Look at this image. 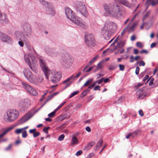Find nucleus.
<instances>
[{
  "label": "nucleus",
  "instance_id": "obj_1",
  "mask_svg": "<svg viewBox=\"0 0 158 158\" xmlns=\"http://www.w3.org/2000/svg\"><path fill=\"white\" fill-rule=\"evenodd\" d=\"M103 6L107 15L109 17L119 19L123 16L125 14V11L122 10L120 6L117 4H108L104 3Z\"/></svg>",
  "mask_w": 158,
  "mask_h": 158
},
{
  "label": "nucleus",
  "instance_id": "obj_2",
  "mask_svg": "<svg viewBox=\"0 0 158 158\" xmlns=\"http://www.w3.org/2000/svg\"><path fill=\"white\" fill-rule=\"evenodd\" d=\"M116 25L113 22L106 21L102 28V34L106 40H109L111 35L114 33Z\"/></svg>",
  "mask_w": 158,
  "mask_h": 158
},
{
  "label": "nucleus",
  "instance_id": "obj_3",
  "mask_svg": "<svg viewBox=\"0 0 158 158\" xmlns=\"http://www.w3.org/2000/svg\"><path fill=\"white\" fill-rule=\"evenodd\" d=\"M65 13L67 18L73 23L82 28H85L87 26L85 23H82L81 20L69 8L65 9Z\"/></svg>",
  "mask_w": 158,
  "mask_h": 158
},
{
  "label": "nucleus",
  "instance_id": "obj_4",
  "mask_svg": "<svg viewBox=\"0 0 158 158\" xmlns=\"http://www.w3.org/2000/svg\"><path fill=\"white\" fill-rule=\"evenodd\" d=\"M19 116V111L15 109H10L6 112V115L4 116V120L7 122H12L16 119Z\"/></svg>",
  "mask_w": 158,
  "mask_h": 158
},
{
  "label": "nucleus",
  "instance_id": "obj_5",
  "mask_svg": "<svg viewBox=\"0 0 158 158\" xmlns=\"http://www.w3.org/2000/svg\"><path fill=\"white\" fill-rule=\"evenodd\" d=\"M76 10L81 14L85 17L88 16V13L86 9V7L83 3L80 2H77L75 6Z\"/></svg>",
  "mask_w": 158,
  "mask_h": 158
},
{
  "label": "nucleus",
  "instance_id": "obj_6",
  "mask_svg": "<svg viewBox=\"0 0 158 158\" xmlns=\"http://www.w3.org/2000/svg\"><path fill=\"white\" fill-rule=\"evenodd\" d=\"M39 61L40 66L44 72L45 77L47 79H48V75L51 74L50 73V70L48 69L44 60L42 58H40Z\"/></svg>",
  "mask_w": 158,
  "mask_h": 158
},
{
  "label": "nucleus",
  "instance_id": "obj_7",
  "mask_svg": "<svg viewBox=\"0 0 158 158\" xmlns=\"http://www.w3.org/2000/svg\"><path fill=\"white\" fill-rule=\"evenodd\" d=\"M85 41L88 47H91L94 46L95 40L94 35L91 34L85 35Z\"/></svg>",
  "mask_w": 158,
  "mask_h": 158
},
{
  "label": "nucleus",
  "instance_id": "obj_8",
  "mask_svg": "<svg viewBox=\"0 0 158 158\" xmlns=\"http://www.w3.org/2000/svg\"><path fill=\"white\" fill-rule=\"evenodd\" d=\"M44 50L46 54L51 57H56L59 55L58 52L54 48L46 47Z\"/></svg>",
  "mask_w": 158,
  "mask_h": 158
},
{
  "label": "nucleus",
  "instance_id": "obj_9",
  "mask_svg": "<svg viewBox=\"0 0 158 158\" xmlns=\"http://www.w3.org/2000/svg\"><path fill=\"white\" fill-rule=\"evenodd\" d=\"M50 73L52 74L48 75V78L49 77H50L51 81L53 83H55L57 82L61 78L62 75L61 73L54 71H52L51 70Z\"/></svg>",
  "mask_w": 158,
  "mask_h": 158
},
{
  "label": "nucleus",
  "instance_id": "obj_10",
  "mask_svg": "<svg viewBox=\"0 0 158 158\" xmlns=\"http://www.w3.org/2000/svg\"><path fill=\"white\" fill-rule=\"evenodd\" d=\"M39 109H40L35 111L32 110L30 111L29 112L19 120V123L20 124H22L26 122L33 116Z\"/></svg>",
  "mask_w": 158,
  "mask_h": 158
},
{
  "label": "nucleus",
  "instance_id": "obj_11",
  "mask_svg": "<svg viewBox=\"0 0 158 158\" xmlns=\"http://www.w3.org/2000/svg\"><path fill=\"white\" fill-rule=\"evenodd\" d=\"M22 85L23 88L32 95L35 96L37 95L36 91L30 85L25 82H22Z\"/></svg>",
  "mask_w": 158,
  "mask_h": 158
},
{
  "label": "nucleus",
  "instance_id": "obj_12",
  "mask_svg": "<svg viewBox=\"0 0 158 158\" xmlns=\"http://www.w3.org/2000/svg\"><path fill=\"white\" fill-rule=\"evenodd\" d=\"M14 127L11 126L6 128L5 129L0 130V143L7 141L8 139L7 138L3 139L2 137L8 132L13 129Z\"/></svg>",
  "mask_w": 158,
  "mask_h": 158
},
{
  "label": "nucleus",
  "instance_id": "obj_13",
  "mask_svg": "<svg viewBox=\"0 0 158 158\" xmlns=\"http://www.w3.org/2000/svg\"><path fill=\"white\" fill-rule=\"evenodd\" d=\"M23 72L26 78L31 82L34 75L32 74V73L28 68L25 69Z\"/></svg>",
  "mask_w": 158,
  "mask_h": 158
},
{
  "label": "nucleus",
  "instance_id": "obj_14",
  "mask_svg": "<svg viewBox=\"0 0 158 158\" xmlns=\"http://www.w3.org/2000/svg\"><path fill=\"white\" fill-rule=\"evenodd\" d=\"M46 13L48 14L54 16L55 15V8L51 3V5H48L45 8Z\"/></svg>",
  "mask_w": 158,
  "mask_h": 158
},
{
  "label": "nucleus",
  "instance_id": "obj_15",
  "mask_svg": "<svg viewBox=\"0 0 158 158\" xmlns=\"http://www.w3.org/2000/svg\"><path fill=\"white\" fill-rule=\"evenodd\" d=\"M23 29L24 32L26 33L27 36L28 37L31 35L32 31L31 26L29 24L27 23L24 24L23 26Z\"/></svg>",
  "mask_w": 158,
  "mask_h": 158
},
{
  "label": "nucleus",
  "instance_id": "obj_16",
  "mask_svg": "<svg viewBox=\"0 0 158 158\" xmlns=\"http://www.w3.org/2000/svg\"><path fill=\"white\" fill-rule=\"evenodd\" d=\"M9 22V20L6 14L5 13H2L0 11V23L7 24Z\"/></svg>",
  "mask_w": 158,
  "mask_h": 158
},
{
  "label": "nucleus",
  "instance_id": "obj_17",
  "mask_svg": "<svg viewBox=\"0 0 158 158\" xmlns=\"http://www.w3.org/2000/svg\"><path fill=\"white\" fill-rule=\"evenodd\" d=\"M14 35L15 38L18 40L25 41L26 38L25 35L22 32L19 31L15 32Z\"/></svg>",
  "mask_w": 158,
  "mask_h": 158
},
{
  "label": "nucleus",
  "instance_id": "obj_18",
  "mask_svg": "<svg viewBox=\"0 0 158 158\" xmlns=\"http://www.w3.org/2000/svg\"><path fill=\"white\" fill-rule=\"evenodd\" d=\"M24 59L26 62L29 65L31 64L30 59L32 62L35 63V57L33 56L29 55L27 54H25L24 55Z\"/></svg>",
  "mask_w": 158,
  "mask_h": 158
},
{
  "label": "nucleus",
  "instance_id": "obj_19",
  "mask_svg": "<svg viewBox=\"0 0 158 158\" xmlns=\"http://www.w3.org/2000/svg\"><path fill=\"white\" fill-rule=\"evenodd\" d=\"M0 39L2 41L8 44H10L13 41L12 39L10 37L3 34L0 35Z\"/></svg>",
  "mask_w": 158,
  "mask_h": 158
},
{
  "label": "nucleus",
  "instance_id": "obj_20",
  "mask_svg": "<svg viewBox=\"0 0 158 158\" xmlns=\"http://www.w3.org/2000/svg\"><path fill=\"white\" fill-rule=\"evenodd\" d=\"M71 59L69 55L66 54L64 56H63L61 59V63L63 65L69 64V61Z\"/></svg>",
  "mask_w": 158,
  "mask_h": 158
},
{
  "label": "nucleus",
  "instance_id": "obj_21",
  "mask_svg": "<svg viewBox=\"0 0 158 158\" xmlns=\"http://www.w3.org/2000/svg\"><path fill=\"white\" fill-rule=\"evenodd\" d=\"M144 88H142L141 89L139 90L136 92V94L139 97V98H143L144 97L146 94L144 91Z\"/></svg>",
  "mask_w": 158,
  "mask_h": 158
},
{
  "label": "nucleus",
  "instance_id": "obj_22",
  "mask_svg": "<svg viewBox=\"0 0 158 158\" xmlns=\"http://www.w3.org/2000/svg\"><path fill=\"white\" fill-rule=\"evenodd\" d=\"M43 80V77H35L34 76L31 82L35 84H37L39 83L42 82Z\"/></svg>",
  "mask_w": 158,
  "mask_h": 158
},
{
  "label": "nucleus",
  "instance_id": "obj_23",
  "mask_svg": "<svg viewBox=\"0 0 158 158\" xmlns=\"http://www.w3.org/2000/svg\"><path fill=\"white\" fill-rule=\"evenodd\" d=\"M81 74V72H79L77 75L74 76L73 75H72L68 78L65 81H63V83H65L69 81L70 80L72 79H74L75 78H78L79 76H80Z\"/></svg>",
  "mask_w": 158,
  "mask_h": 158
},
{
  "label": "nucleus",
  "instance_id": "obj_24",
  "mask_svg": "<svg viewBox=\"0 0 158 158\" xmlns=\"http://www.w3.org/2000/svg\"><path fill=\"white\" fill-rule=\"evenodd\" d=\"M95 144L94 142H91L88 143L84 148L83 150L87 151L89 150Z\"/></svg>",
  "mask_w": 158,
  "mask_h": 158
},
{
  "label": "nucleus",
  "instance_id": "obj_25",
  "mask_svg": "<svg viewBox=\"0 0 158 158\" xmlns=\"http://www.w3.org/2000/svg\"><path fill=\"white\" fill-rule=\"evenodd\" d=\"M30 105V101L29 100H24L22 102V106L24 108L29 106Z\"/></svg>",
  "mask_w": 158,
  "mask_h": 158
},
{
  "label": "nucleus",
  "instance_id": "obj_26",
  "mask_svg": "<svg viewBox=\"0 0 158 158\" xmlns=\"http://www.w3.org/2000/svg\"><path fill=\"white\" fill-rule=\"evenodd\" d=\"M137 22H135L133 23L132 26L131 27H129H129L127 29L128 32H133L134 30L135 27L137 25ZM130 24L129 26H130Z\"/></svg>",
  "mask_w": 158,
  "mask_h": 158
},
{
  "label": "nucleus",
  "instance_id": "obj_27",
  "mask_svg": "<svg viewBox=\"0 0 158 158\" xmlns=\"http://www.w3.org/2000/svg\"><path fill=\"white\" fill-rule=\"evenodd\" d=\"M103 63L104 61L102 60L98 63L97 65L96 69L94 71L97 72L98 70L102 69L103 68Z\"/></svg>",
  "mask_w": 158,
  "mask_h": 158
},
{
  "label": "nucleus",
  "instance_id": "obj_28",
  "mask_svg": "<svg viewBox=\"0 0 158 158\" xmlns=\"http://www.w3.org/2000/svg\"><path fill=\"white\" fill-rule=\"evenodd\" d=\"M39 1L40 4L44 6L47 7L48 5H51V2H47L45 0H39Z\"/></svg>",
  "mask_w": 158,
  "mask_h": 158
},
{
  "label": "nucleus",
  "instance_id": "obj_29",
  "mask_svg": "<svg viewBox=\"0 0 158 158\" xmlns=\"http://www.w3.org/2000/svg\"><path fill=\"white\" fill-rule=\"evenodd\" d=\"M78 141L77 139L75 136L72 137L71 144L72 145H76L78 143Z\"/></svg>",
  "mask_w": 158,
  "mask_h": 158
},
{
  "label": "nucleus",
  "instance_id": "obj_30",
  "mask_svg": "<svg viewBox=\"0 0 158 158\" xmlns=\"http://www.w3.org/2000/svg\"><path fill=\"white\" fill-rule=\"evenodd\" d=\"M103 144V141L102 139H100L99 141L97 143L96 148V149H98L99 147L102 145Z\"/></svg>",
  "mask_w": 158,
  "mask_h": 158
},
{
  "label": "nucleus",
  "instance_id": "obj_31",
  "mask_svg": "<svg viewBox=\"0 0 158 158\" xmlns=\"http://www.w3.org/2000/svg\"><path fill=\"white\" fill-rule=\"evenodd\" d=\"M99 57V56L97 55L96 56L94 57L92 60H91L89 62V65H91V64L94 63L95 61Z\"/></svg>",
  "mask_w": 158,
  "mask_h": 158
},
{
  "label": "nucleus",
  "instance_id": "obj_32",
  "mask_svg": "<svg viewBox=\"0 0 158 158\" xmlns=\"http://www.w3.org/2000/svg\"><path fill=\"white\" fill-rule=\"evenodd\" d=\"M29 66L33 72L35 73H37L38 71L37 68L35 67H33L31 64L29 65Z\"/></svg>",
  "mask_w": 158,
  "mask_h": 158
},
{
  "label": "nucleus",
  "instance_id": "obj_33",
  "mask_svg": "<svg viewBox=\"0 0 158 158\" xmlns=\"http://www.w3.org/2000/svg\"><path fill=\"white\" fill-rule=\"evenodd\" d=\"M125 44V41H122L119 42L118 43V45L119 47L122 48L124 46Z\"/></svg>",
  "mask_w": 158,
  "mask_h": 158
},
{
  "label": "nucleus",
  "instance_id": "obj_34",
  "mask_svg": "<svg viewBox=\"0 0 158 158\" xmlns=\"http://www.w3.org/2000/svg\"><path fill=\"white\" fill-rule=\"evenodd\" d=\"M93 79H90L88 80H87L86 82L85 83L84 85L83 86H86L90 84L92 81Z\"/></svg>",
  "mask_w": 158,
  "mask_h": 158
},
{
  "label": "nucleus",
  "instance_id": "obj_35",
  "mask_svg": "<svg viewBox=\"0 0 158 158\" xmlns=\"http://www.w3.org/2000/svg\"><path fill=\"white\" fill-rule=\"evenodd\" d=\"M66 103V102L64 101L61 103L55 110L56 111H57L63 105Z\"/></svg>",
  "mask_w": 158,
  "mask_h": 158
},
{
  "label": "nucleus",
  "instance_id": "obj_36",
  "mask_svg": "<svg viewBox=\"0 0 158 158\" xmlns=\"http://www.w3.org/2000/svg\"><path fill=\"white\" fill-rule=\"evenodd\" d=\"M89 91V89H87L83 92L82 94L83 95V96H84L86 95Z\"/></svg>",
  "mask_w": 158,
  "mask_h": 158
},
{
  "label": "nucleus",
  "instance_id": "obj_37",
  "mask_svg": "<svg viewBox=\"0 0 158 158\" xmlns=\"http://www.w3.org/2000/svg\"><path fill=\"white\" fill-rule=\"evenodd\" d=\"M23 129H17L15 131V133L16 134H19L22 132Z\"/></svg>",
  "mask_w": 158,
  "mask_h": 158
},
{
  "label": "nucleus",
  "instance_id": "obj_38",
  "mask_svg": "<svg viewBox=\"0 0 158 158\" xmlns=\"http://www.w3.org/2000/svg\"><path fill=\"white\" fill-rule=\"evenodd\" d=\"M27 131L25 130L22 132V137L23 138H26L27 136Z\"/></svg>",
  "mask_w": 158,
  "mask_h": 158
},
{
  "label": "nucleus",
  "instance_id": "obj_39",
  "mask_svg": "<svg viewBox=\"0 0 158 158\" xmlns=\"http://www.w3.org/2000/svg\"><path fill=\"white\" fill-rule=\"evenodd\" d=\"M79 92V91H78L74 92L73 93H72L71 95L69 97V98H70L72 97H73L75 95H76L77 94H78Z\"/></svg>",
  "mask_w": 158,
  "mask_h": 158
},
{
  "label": "nucleus",
  "instance_id": "obj_40",
  "mask_svg": "<svg viewBox=\"0 0 158 158\" xmlns=\"http://www.w3.org/2000/svg\"><path fill=\"white\" fill-rule=\"evenodd\" d=\"M136 46L138 48H141L143 47V45L141 43L139 42H137L136 43Z\"/></svg>",
  "mask_w": 158,
  "mask_h": 158
},
{
  "label": "nucleus",
  "instance_id": "obj_41",
  "mask_svg": "<svg viewBox=\"0 0 158 158\" xmlns=\"http://www.w3.org/2000/svg\"><path fill=\"white\" fill-rule=\"evenodd\" d=\"M56 112L55 110L53 111L51 113L48 114V116L49 117H53L55 114V113Z\"/></svg>",
  "mask_w": 158,
  "mask_h": 158
},
{
  "label": "nucleus",
  "instance_id": "obj_42",
  "mask_svg": "<svg viewBox=\"0 0 158 158\" xmlns=\"http://www.w3.org/2000/svg\"><path fill=\"white\" fill-rule=\"evenodd\" d=\"M64 134H62L60 135L58 138V140L59 141H62L64 139Z\"/></svg>",
  "mask_w": 158,
  "mask_h": 158
},
{
  "label": "nucleus",
  "instance_id": "obj_43",
  "mask_svg": "<svg viewBox=\"0 0 158 158\" xmlns=\"http://www.w3.org/2000/svg\"><path fill=\"white\" fill-rule=\"evenodd\" d=\"M40 132L35 131L33 134V136L35 138L38 136L40 135Z\"/></svg>",
  "mask_w": 158,
  "mask_h": 158
},
{
  "label": "nucleus",
  "instance_id": "obj_44",
  "mask_svg": "<svg viewBox=\"0 0 158 158\" xmlns=\"http://www.w3.org/2000/svg\"><path fill=\"white\" fill-rule=\"evenodd\" d=\"M50 127H44L43 129V131L45 132L46 134H48V130L49 129Z\"/></svg>",
  "mask_w": 158,
  "mask_h": 158
},
{
  "label": "nucleus",
  "instance_id": "obj_45",
  "mask_svg": "<svg viewBox=\"0 0 158 158\" xmlns=\"http://www.w3.org/2000/svg\"><path fill=\"white\" fill-rule=\"evenodd\" d=\"M119 70L121 71H123L124 69L125 66L123 65L119 64Z\"/></svg>",
  "mask_w": 158,
  "mask_h": 158
},
{
  "label": "nucleus",
  "instance_id": "obj_46",
  "mask_svg": "<svg viewBox=\"0 0 158 158\" xmlns=\"http://www.w3.org/2000/svg\"><path fill=\"white\" fill-rule=\"evenodd\" d=\"M155 1L154 0H148L146 2V3L147 5L148 3H149V4H150L152 5V3L154 2H155Z\"/></svg>",
  "mask_w": 158,
  "mask_h": 158
},
{
  "label": "nucleus",
  "instance_id": "obj_47",
  "mask_svg": "<svg viewBox=\"0 0 158 158\" xmlns=\"http://www.w3.org/2000/svg\"><path fill=\"white\" fill-rule=\"evenodd\" d=\"M94 155V154L93 153H91L89 154L85 158H91Z\"/></svg>",
  "mask_w": 158,
  "mask_h": 158
},
{
  "label": "nucleus",
  "instance_id": "obj_48",
  "mask_svg": "<svg viewBox=\"0 0 158 158\" xmlns=\"http://www.w3.org/2000/svg\"><path fill=\"white\" fill-rule=\"evenodd\" d=\"M82 153V151L80 150L76 152V153H75V155L77 156H78L81 155Z\"/></svg>",
  "mask_w": 158,
  "mask_h": 158
},
{
  "label": "nucleus",
  "instance_id": "obj_49",
  "mask_svg": "<svg viewBox=\"0 0 158 158\" xmlns=\"http://www.w3.org/2000/svg\"><path fill=\"white\" fill-rule=\"evenodd\" d=\"M139 132V130H136L132 134L133 136L134 137Z\"/></svg>",
  "mask_w": 158,
  "mask_h": 158
},
{
  "label": "nucleus",
  "instance_id": "obj_50",
  "mask_svg": "<svg viewBox=\"0 0 158 158\" xmlns=\"http://www.w3.org/2000/svg\"><path fill=\"white\" fill-rule=\"evenodd\" d=\"M97 75L98 76L97 78H99L101 77H103L104 76V74H102V71L99 72V73L97 74Z\"/></svg>",
  "mask_w": 158,
  "mask_h": 158
},
{
  "label": "nucleus",
  "instance_id": "obj_51",
  "mask_svg": "<svg viewBox=\"0 0 158 158\" xmlns=\"http://www.w3.org/2000/svg\"><path fill=\"white\" fill-rule=\"evenodd\" d=\"M139 68L138 66H137L136 67L135 73L136 75H138L139 74Z\"/></svg>",
  "mask_w": 158,
  "mask_h": 158
},
{
  "label": "nucleus",
  "instance_id": "obj_52",
  "mask_svg": "<svg viewBox=\"0 0 158 158\" xmlns=\"http://www.w3.org/2000/svg\"><path fill=\"white\" fill-rule=\"evenodd\" d=\"M129 24H128V25L127 26V27L124 29L123 31L121 32V35H123V34L127 30V29H128V27H129Z\"/></svg>",
  "mask_w": 158,
  "mask_h": 158
},
{
  "label": "nucleus",
  "instance_id": "obj_53",
  "mask_svg": "<svg viewBox=\"0 0 158 158\" xmlns=\"http://www.w3.org/2000/svg\"><path fill=\"white\" fill-rule=\"evenodd\" d=\"M100 90V87L99 85H96L94 88V90H95V91H96V90Z\"/></svg>",
  "mask_w": 158,
  "mask_h": 158
},
{
  "label": "nucleus",
  "instance_id": "obj_54",
  "mask_svg": "<svg viewBox=\"0 0 158 158\" xmlns=\"http://www.w3.org/2000/svg\"><path fill=\"white\" fill-rule=\"evenodd\" d=\"M130 62L131 63L133 62L134 61V57L133 56L131 55L130 56Z\"/></svg>",
  "mask_w": 158,
  "mask_h": 158
},
{
  "label": "nucleus",
  "instance_id": "obj_55",
  "mask_svg": "<svg viewBox=\"0 0 158 158\" xmlns=\"http://www.w3.org/2000/svg\"><path fill=\"white\" fill-rule=\"evenodd\" d=\"M22 41L20 40L18 42V44L20 47H23L24 45V43Z\"/></svg>",
  "mask_w": 158,
  "mask_h": 158
},
{
  "label": "nucleus",
  "instance_id": "obj_56",
  "mask_svg": "<svg viewBox=\"0 0 158 158\" xmlns=\"http://www.w3.org/2000/svg\"><path fill=\"white\" fill-rule=\"evenodd\" d=\"M145 62L143 61V60H141L139 62V66H144L145 65Z\"/></svg>",
  "mask_w": 158,
  "mask_h": 158
},
{
  "label": "nucleus",
  "instance_id": "obj_57",
  "mask_svg": "<svg viewBox=\"0 0 158 158\" xmlns=\"http://www.w3.org/2000/svg\"><path fill=\"white\" fill-rule=\"evenodd\" d=\"M116 66H115L114 65H111L109 68V70H113L114 69L116 68Z\"/></svg>",
  "mask_w": 158,
  "mask_h": 158
},
{
  "label": "nucleus",
  "instance_id": "obj_58",
  "mask_svg": "<svg viewBox=\"0 0 158 158\" xmlns=\"http://www.w3.org/2000/svg\"><path fill=\"white\" fill-rule=\"evenodd\" d=\"M36 129H30L29 131V133L31 134L33 133V134L34 133V132H35V131Z\"/></svg>",
  "mask_w": 158,
  "mask_h": 158
},
{
  "label": "nucleus",
  "instance_id": "obj_59",
  "mask_svg": "<svg viewBox=\"0 0 158 158\" xmlns=\"http://www.w3.org/2000/svg\"><path fill=\"white\" fill-rule=\"evenodd\" d=\"M95 66L90 67L89 69L86 71V73H88Z\"/></svg>",
  "mask_w": 158,
  "mask_h": 158
},
{
  "label": "nucleus",
  "instance_id": "obj_60",
  "mask_svg": "<svg viewBox=\"0 0 158 158\" xmlns=\"http://www.w3.org/2000/svg\"><path fill=\"white\" fill-rule=\"evenodd\" d=\"M104 79V78L103 77V78H102L100 79L99 80H98V82H97L98 84H100L103 81Z\"/></svg>",
  "mask_w": 158,
  "mask_h": 158
},
{
  "label": "nucleus",
  "instance_id": "obj_61",
  "mask_svg": "<svg viewBox=\"0 0 158 158\" xmlns=\"http://www.w3.org/2000/svg\"><path fill=\"white\" fill-rule=\"evenodd\" d=\"M130 137H132V138H134V137L133 136L132 134L131 133H129L126 136V138L127 139H128Z\"/></svg>",
  "mask_w": 158,
  "mask_h": 158
},
{
  "label": "nucleus",
  "instance_id": "obj_62",
  "mask_svg": "<svg viewBox=\"0 0 158 158\" xmlns=\"http://www.w3.org/2000/svg\"><path fill=\"white\" fill-rule=\"evenodd\" d=\"M149 77V76L148 75H146L143 78V81L145 82V81L148 79Z\"/></svg>",
  "mask_w": 158,
  "mask_h": 158
},
{
  "label": "nucleus",
  "instance_id": "obj_63",
  "mask_svg": "<svg viewBox=\"0 0 158 158\" xmlns=\"http://www.w3.org/2000/svg\"><path fill=\"white\" fill-rule=\"evenodd\" d=\"M11 144H9L7 147H6L5 148V150L6 151L8 150L9 149H10L11 148Z\"/></svg>",
  "mask_w": 158,
  "mask_h": 158
},
{
  "label": "nucleus",
  "instance_id": "obj_64",
  "mask_svg": "<svg viewBox=\"0 0 158 158\" xmlns=\"http://www.w3.org/2000/svg\"><path fill=\"white\" fill-rule=\"evenodd\" d=\"M136 37L135 35H132L131 38V41H134Z\"/></svg>",
  "mask_w": 158,
  "mask_h": 158
}]
</instances>
